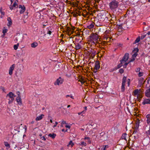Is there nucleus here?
I'll return each instance as SVG.
<instances>
[{
	"label": "nucleus",
	"instance_id": "29",
	"mask_svg": "<svg viewBox=\"0 0 150 150\" xmlns=\"http://www.w3.org/2000/svg\"><path fill=\"white\" fill-rule=\"evenodd\" d=\"M111 20L113 21L114 22L116 21V17L114 15H112L111 16Z\"/></svg>",
	"mask_w": 150,
	"mask_h": 150
},
{
	"label": "nucleus",
	"instance_id": "41",
	"mask_svg": "<svg viewBox=\"0 0 150 150\" xmlns=\"http://www.w3.org/2000/svg\"><path fill=\"white\" fill-rule=\"evenodd\" d=\"M124 72V70L122 68H121L119 70V72L121 74H122Z\"/></svg>",
	"mask_w": 150,
	"mask_h": 150
},
{
	"label": "nucleus",
	"instance_id": "8",
	"mask_svg": "<svg viewBox=\"0 0 150 150\" xmlns=\"http://www.w3.org/2000/svg\"><path fill=\"white\" fill-rule=\"evenodd\" d=\"M142 104L145 105L146 104H150V98L146 99L142 102Z\"/></svg>",
	"mask_w": 150,
	"mask_h": 150
},
{
	"label": "nucleus",
	"instance_id": "28",
	"mask_svg": "<svg viewBox=\"0 0 150 150\" xmlns=\"http://www.w3.org/2000/svg\"><path fill=\"white\" fill-rule=\"evenodd\" d=\"M127 81V77L126 76H124L122 79V83L125 84Z\"/></svg>",
	"mask_w": 150,
	"mask_h": 150
},
{
	"label": "nucleus",
	"instance_id": "37",
	"mask_svg": "<svg viewBox=\"0 0 150 150\" xmlns=\"http://www.w3.org/2000/svg\"><path fill=\"white\" fill-rule=\"evenodd\" d=\"M2 8H1L0 9V13H1L2 15L4 16L5 15V12L4 11H2Z\"/></svg>",
	"mask_w": 150,
	"mask_h": 150
},
{
	"label": "nucleus",
	"instance_id": "25",
	"mask_svg": "<svg viewBox=\"0 0 150 150\" xmlns=\"http://www.w3.org/2000/svg\"><path fill=\"white\" fill-rule=\"evenodd\" d=\"M94 26L93 23H91L90 25L87 26V28L88 29H91L93 28Z\"/></svg>",
	"mask_w": 150,
	"mask_h": 150
},
{
	"label": "nucleus",
	"instance_id": "38",
	"mask_svg": "<svg viewBox=\"0 0 150 150\" xmlns=\"http://www.w3.org/2000/svg\"><path fill=\"white\" fill-rule=\"evenodd\" d=\"M126 61L123 60V59H122L121 60H120V63L123 65V64H124Z\"/></svg>",
	"mask_w": 150,
	"mask_h": 150
},
{
	"label": "nucleus",
	"instance_id": "27",
	"mask_svg": "<svg viewBox=\"0 0 150 150\" xmlns=\"http://www.w3.org/2000/svg\"><path fill=\"white\" fill-rule=\"evenodd\" d=\"M74 145V144L73 142L71 140L69 142L68 145H67L68 146H71V147H72Z\"/></svg>",
	"mask_w": 150,
	"mask_h": 150
},
{
	"label": "nucleus",
	"instance_id": "46",
	"mask_svg": "<svg viewBox=\"0 0 150 150\" xmlns=\"http://www.w3.org/2000/svg\"><path fill=\"white\" fill-rule=\"evenodd\" d=\"M79 81L82 84H83L85 82V81L82 79L81 80H79Z\"/></svg>",
	"mask_w": 150,
	"mask_h": 150
},
{
	"label": "nucleus",
	"instance_id": "40",
	"mask_svg": "<svg viewBox=\"0 0 150 150\" xmlns=\"http://www.w3.org/2000/svg\"><path fill=\"white\" fill-rule=\"evenodd\" d=\"M139 120L137 122H136V127L137 128H138L139 126Z\"/></svg>",
	"mask_w": 150,
	"mask_h": 150
},
{
	"label": "nucleus",
	"instance_id": "44",
	"mask_svg": "<svg viewBox=\"0 0 150 150\" xmlns=\"http://www.w3.org/2000/svg\"><path fill=\"white\" fill-rule=\"evenodd\" d=\"M7 31V29H4L3 30V34L4 35H5V33Z\"/></svg>",
	"mask_w": 150,
	"mask_h": 150
},
{
	"label": "nucleus",
	"instance_id": "59",
	"mask_svg": "<svg viewBox=\"0 0 150 150\" xmlns=\"http://www.w3.org/2000/svg\"><path fill=\"white\" fill-rule=\"evenodd\" d=\"M58 124V122H55V125H54L53 126V127H56L57 125Z\"/></svg>",
	"mask_w": 150,
	"mask_h": 150
},
{
	"label": "nucleus",
	"instance_id": "16",
	"mask_svg": "<svg viewBox=\"0 0 150 150\" xmlns=\"http://www.w3.org/2000/svg\"><path fill=\"white\" fill-rule=\"evenodd\" d=\"M44 116V115L42 114L40 115L37 117L35 119L37 121L40 120H42V119Z\"/></svg>",
	"mask_w": 150,
	"mask_h": 150
},
{
	"label": "nucleus",
	"instance_id": "52",
	"mask_svg": "<svg viewBox=\"0 0 150 150\" xmlns=\"http://www.w3.org/2000/svg\"><path fill=\"white\" fill-rule=\"evenodd\" d=\"M52 31L50 30H48L47 31V34L49 35H50L51 34Z\"/></svg>",
	"mask_w": 150,
	"mask_h": 150
},
{
	"label": "nucleus",
	"instance_id": "51",
	"mask_svg": "<svg viewBox=\"0 0 150 150\" xmlns=\"http://www.w3.org/2000/svg\"><path fill=\"white\" fill-rule=\"evenodd\" d=\"M139 51V49L138 48H135L134 49V51L135 52L137 53Z\"/></svg>",
	"mask_w": 150,
	"mask_h": 150
},
{
	"label": "nucleus",
	"instance_id": "21",
	"mask_svg": "<svg viewBox=\"0 0 150 150\" xmlns=\"http://www.w3.org/2000/svg\"><path fill=\"white\" fill-rule=\"evenodd\" d=\"M4 144L5 145V146L6 147V149H9L10 147V144L8 143L7 142H4Z\"/></svg>",
	"mask_w": 150,
	"mask_h": 150
},
{
	"label": "nucleus",
	"instance_id": "47",
	"mask_svg": "<svg viewBox=\"0 0 150 150\" xmlns=\"http://www.w3.org/2000/svg\"><path fill=\"white\" fill-rule=\"evenodd\" d=\"M122 66V64H121L120 63L117 65V68L119 69Z\"/></svg>",
	"mask_w": 150,
	"mask_h": 150
},
{
	"label": "nucleus",
	"instance_id": "42",
	"mask_svg": "<svg viewBox=\"0 0 150 150\" xmlns=\"http://www.w3.org/2000/svg\"><path fill=\"white\" fill-rule=\"evenodd\" d=\"M143 73L142 72H139L138 74V75L139 77H141L143 75Z\"/></svg>",
	"mask_w": 150,
	"mask_h": 150
},
{
	"label": "nucleus",
	"instance_id": "35",
	"mask_svg": "<svg viewBox=\"0 0 150 150\" xmlns=\"http://www.w3.org/2000/svg\"><path fill=\"white\" fill-rule=\"evenodd\" d=\"M85 110H83V111H82V112H79L78 113V114L79 115H81V114H82V116H84V115H83V114L85 113Z\"/></svg>",
	"mask_w": 150,
	"mask_h": 150
},
{
	"label": "nucleus",
	"instance_id": "4",
	"mask_svg": "<svg viewBox=\"0 0 150 150\" xmlns=\"http://www.w3.org/2000/svg\"><path fill=\"white\" fill-rule=\"evenodd\" d=\"M129 135L126 133H124L121 136V139H122L125 140L126 142H127V139L129 138Z\"/></svg>",
	"mask_w": 150,
	"mask_h": 150
},
{
	"label": "nucleus",
	"instance_id": "2",
	"mask_svg": "<svg viewBox=\"0 0 150 150\" xmlns=\"http://www.w3.org/2000/svg\"><path fill=\"white\" fill-rule=\"evenodd\" d=\"M16 96L12 92H10L7 95L6 98L9 100L8 104H11L13 102V101L14 100V97Z\"/></svg>",
	"mask_w": 150,
	"mask_h": 150
},
{
	"label": "nucleus",
	"instance_id": "18",
	"mask_svg": "<svg viewBox=\"0 0 150 150\" xmlns=\"http://www.w3.org/2000/svg\"><path fill=\"white\" fill-rule=\"evenodd\" d=\"M119 6L121 10L125 9L126 8L125 5L122 3L120 4Z\"/></svg>",
	"mask_w": 150,
	"mask_h": 150
},
{
	"label": "nucleus",
	"instance_id": "39",
	"mask_svg": "<svg viewBox=\"0 0 150 150\" xmlns=\"http://www.w3.org/2000/svg\"><path fill=\"white\" fill-rule=\"evenodd\" d=\"M137 53L135 52L134 54L132 56V58H135L137 56Z\"/></svg>",
	"mask_w": 150,
	"mask_h": 150
},
{
	"label": "nucleus",
	"instance_id": "19",
	"mask_svg": "<svg viewBox=\"0 0 150 150\" xmlns=\"http://www.w3.org/2000/svg\"><path fill=\"white\" fill-rule=\"evenodd\" d=\"M139 90L138 89H135L134 91L133 95L134 96H138L139 95Z\"/></svg>",
	"mask_w": 150,
	"mask_h": 150
},
{
	"label": "nucleus",
	"instance_id": "34",
	"mask_svg": "<svg viewBox=\"0 0 150 150\" xmlns=\"http://www.w3.org/2000/svg\"><path fill=\"white\" fill-rule=\"evenodd\" d=\"M117 46L118 47H121L122 48V47L123 45L122 44L120 43H117Z\"/></svg>",
	"mask_w": 150,
	"mask_h": 150
},
{
	"label": "nucleus",
	"instance_id": "26",
	"mask_svg": "<svg viewBox=\"0 0 150 150\" xmlns=\"http://www.w3.org/2000/svg\"><path fill=\"white\" fill-rule=\"evenodd\" d=\"M125 84H122L121 91L122 92H124L125 90Z\"/></svg>",
	"mask_w": 150,
	"mask_h": 150
},
{
	"label": "nucleus",
	"instance_id": "55",
	"mask_svg": "<svg viewBox=\"0 0 150 150\" xmlns=\"http://www.w3.org/2000/svg\"><path fill=\"white\" fill-rule=\"evenodd\" d=\"M132 58V59H131V60H130L129 61V62H133V61H134L135 60V58Z\"/></svg>",
	"mask_w": 150,
	"mask_h": 150
},
{
	"label": "nucleus",
	"instance_id": "1",
	"mask_svg": "<svg viewBox=\"0 0 150 150\" xmlns=\"http://www.w3.org/2000/svg\"><path fill=\"white\" fill-rule=\"evenodd\" d=\"M119 6V2L116 0H113L109 3L110 8L112 10L117 8Z\"/></svg>",
	"mask_w": 150,
	"mask_h": 150
},
{
	"label": "nucleus",
	"instance_id": "50",
	"mask_svg": "<svg viewBox=\"0 0 150 150\" xmlns=\"http://www.w3.org/2000/svg\"><path fill=\"white\" fill-rule=\"evenodd\" d=\"M66 97L67 98L68 97H70L72 99H74V98L71 95H67L66 96Z\"/></svg>",
	"mask_w": 150,
	"mask_h": 150
},
{
	"label": "nucleus",
	"instance_id": "49",
	"mask_svg": "<svg viewBox=\"0 0 150 150\" xmlns=\"http://www.w3.org/2000/svg\"><path fill=\"white\" fill-rule=\"evenodd\" d=\"M146 35H142L141 36V38H140V39H141V40H143V39H144L145 38Z\"/></svg>",
	"mask_w": 150,
	"mask_h": 150
},
{
	"label": "nucleus",
	"instance_id": "33",
	"mask_svg": "<svg viewBox=\"0 0 150 150\" xmlns=\"http://www.w3.org/2000/svg\"><path fill=\"white\" fill-rule=\"evenodd\" d=\"M91 38L92 39H95L96 40H98V38L97 37V36L94 35L91 36Z\"/></svg>",
	"mask_w": 150,
	"mask_h": 150
},
{
	"label": "nucleus",
	"instance_id": "36",
	"mask_svg": "<svg viewBox=\"0 0 150 150\" xmlns=\"http://www.w3.org/2000/svg\"><path fill=\"white\" fill-rule=\"evenodd\" d=\"M40 136L41 139L42 140H43L44 141H45L46 140V139L45 138L44 136H42V134L40 135Z\"/></svg>",
	"mask_w": 150,
	"mask_h": 150
},
{
	"label": "nucleus",
	"instance_id": "63",
	"mask_svg": "<svg viewBox=\"0 0 150 150\" xmlns=\"http://www.w3.org/2000/svg\"><path fill=\"white\" fill-rule=\"evenodd\" d=\"M129 62H128V63H124V64L125 65V66H127V65H128V64L129 63Z\"/></svg>",
	"mask_w": 150,
	"mask_h": 150
},
{
	"label": "nucleus",
	"instance_id": "10",
	"mask_svg": "<svg viewBox=\"0 0 150 150\" xmlns=\"http://www.w3.org/2000/svg\"><path fill=\"white\" fill-rule=\"evenodd\" d=\"M145 95L147 97L150 98V88L145 91Z\"/></svg>",
	"mask_w": 150,
	"mask_h": 150
},
{
	"label": "nucleus",
	"instance_id": "30",
	"mask_svg": "<svg viewBox=\"0 0 150 150\" xmlns=\"http://www.w3.org/2000/svg\"><path fill=\"white\" fill-rule=\"evenodd\" d=\"M84 140H86V139H87L88 142L89 144L91 143V141L90 140V138L89 137H86L84 138Z\"/></svg>",
	"mask_w": 150,
	"mask_h": 150
},
{
	"label": "nucleus",
	"instance_id": "7",
	"mask_svg": "<svg viewBox=\"0 0 150 150\" xmlns=\"http://www.w3.org/2000/svg\"><path fill=\"white\" fill-rule=\"evenodd\" d=\"M16 101L18 105H22V99L21 97H17L16 98Z\"/></svg>",
	"mask_w": 150,
	"mask_h": 150
},
{
	"label": "nucleus",
	"instance_id": "43",
	"mask_svg": "<svg viewBox=\"0 0 150 150\" xmlns=\"http://www.w3.org/2000/svg\"><path fill=\"white\" fill-rule=\"evenodd\" d=\"M141 69L139 67L135 69V71L136 72H139L140 70Z\"/></svg>",
	"mask_w": 150,
	"mask_h": 150
},
{
	"label": "nucleus",
	"instance_id": "9",
	"mask_svg": "<svg viewBox=\"0 0 150 150\" xmlns=\"http://www.w3.org/2000/svg\"><path fill=\"white\" fill-rule=\"evenodd\" d=\"M78 144L79 145V146H82V147H83L84 146H86L87 145V144L86 142L81 141V142H79Z\"/></svg>",
	"mask_w": 150,
	"mask_h": 150
},
{
	"label": "nucleus",
	"instance_id": "5",
	"mask_svg": "<svg viewBox=\"0 0 150 150\" xmlns=\"http://www.w3.org/2000/svg\"><path fill=\"white\" fill-rule=\"evenodd\" d=\"M15 68V64H13L10 67L9 70V74L11 75L13 74V71Z\"/></svg>",
	"mask_w": 150,
	"mask_h": 150
},
{
	"label": "nucleus",
	"instance_id": "62",
	"mask_svg": "<svg viewBox=\"0 0 150 150\" xmlns=\"http://www.w3.org/2000/svg\"><path fill=\"white\" fill-rule=\"evenodd\" d=\"M133 136L134 137V138L135 139H136L137 138V135L136 134V136L135 135H133Z\"/></svg>",
	"mask_w": 150,
	"mask_h": 150
},
{
	"label": "nucleus",
	"instance_id": "64",
	"mask_svg": "<svg viewBox=\"0 0 150 150\" xmlns=\"http://www.w3.org/2000/svg\"><path fill=\"white\" fill-rule=\"evenodd\" d=\"M61 42H62V44H64V41L62 40H61Z\"/></svg>",
	"mask_w": 150,
	"mask_h": 150
},
{
	"label": "nucleus",
	"instance_id": "54",
	"mask_svg": "<svg viewBox=\"0 0 150 150\" xmlns=\"http://www.w3.org/2000/svg\"><path fill=\"white\" fill-rule=\"evenodd\" d=\"M130 79H127V84H128V86H129L130 85Z\"/></svg>",
	"mask_w": 150,
	"mask_h": 150
},
{
	"label": "nucleus",
	"instance_id": "3",
	"mask_svg": "<svg viewBox=\"0 0 150 150\" xmlns=\"http://www.w3.org/2000/svg\"><path fill=\"white\" fill-rule=\"evenodd\" d=\"M64 81V79L61 77L60 76L59 78L57 79L54 82V84L55 86H59L63 83Z\"/></svg>",
	"mask_w": 150,
	"mask_h": 150
},
{
	"label": "nucleus",
	"instance_id": "48",
	"mask_svg": "<svg viewBox=\"0 0 150 150\" xmlns=\"http://www.w3.org/2000/svg\"><path fill=\"white\" fill-rule=\"evenodd\" d=\"M108 145H105L103 147L102 149V150H105L106 148H108Z\"/></svg>",
	"mask_w": 150,
	"mask_h": 150
},
{
	"label": "nucleus",
	"instance_id": "20",
	"mask_svg": "<svg viewBox=\"0 0 150 150\" xmlns=\"http://www.w3.org/2000/svg\"><path fill=\"white\" fill-rule=\"evenodd\" d=\"M96 54V51L93 50L91 51L90 54H91V57L92 58H93L95 56V55Z\"/></svg>",
	"mask_w": 150,
	"mask_h": 150
},
{
	"label": "nucleus",
	"instance_id": "31",
	"mask_svg": "<svg viewBox=\"0 0 150 150\" xmlns=\"http://www.w3.org/2000/svg\"><path fill=\"white\" fill-rule=\"evenodd\" d=\"M140 39V38L139 37H138L135 40L134 42V43L135 44V43L138 42L139 41Z\"/></svg>",
	"mask_w": 150,
	"mask_h": 150
},
{
	"label": "nucleus",
	"instance_id": "14",
	"mask_svg": "<svg viewBox=\"0 0 150 150\" xmlns=\"http://www.w3.org/2000/svg\"><path fill=\"white\" fill-rule=\"evenodd\" d=\"M7 21H8L7 26H9L12 24V20L10 17H8L7 18Z\"/></svg>",
	"mask_w": 150,
	"mask_h": 150
},
{
	"label": "nucleus",
	"instance_id": "58",
	"mask_svg": "<svg viewBox=\"0 0 150 150\" xmlns=\"http://www.w3.org/2000/svg\"><path fill=\"white\" fill-rule=\"evenodd\" d=\"M137 131H134L133 133L132 134V135H135V134H137Z\"/></svg>",
	"mask_w": 150,
	"mask_h": 150
},
{
	"label": "nucleus",
	"instance_id": "24",
	"mask_svg": "<svg viewBox=\"0 0 150 150\" xmlns=\"http://www.w3.org/2000/svg\"><path fill=\"white\" fill-rule=\"evenodd\" d=\"M146 117L147 119V122L148 124L150 122V114H148L146 116Z\"/></svg>",
	"mask_w": 150,
	"mask_h": 150
},
{
	"label": "nucleus",
	"instance_id": "57",
	"mask_svg": "<svg viewBox=\"0 0 150 150\" xmlns=\"http://www.w3.org/2000/svg\"><path fill=\"white\" fill-rule=\"evenodd\" d=\"M67 124V123H66V121H63L61 123V124L62 125H63V124Z\"/></svg>",
	"mask_w": 150,
	"mask_h": 150
},
{
	"label": "nucleus",
	"instance_id": "53",
	"mask_svg": "<svg viewBox=\"0 0 150 150\" xmlns=\"http://www.w3.org/2000/svg\"><path fill=\"white\" fill-rule=\"evenodd\" d=\"M16 94L18 95L17 97H21V96L20 95V92H19V91H17L16 92Z\"/></svg>",
	"mask_w": 150,
	"mask_h": 150
},
{
	"label": "nucleus",
	"instance_id": "15",
	"mask_svg": "<svg viewBox=\"0 0 150 150\" xmlns=\"http://www.w3.org/2000/svg\"><path fill=\"white\" fill-rule=\"evenodd\" d=\"M74 44H75V48L76 50H78L81 48L82 47L81 45L79 43H77L76 44L74 43Z\"/></svg>",
	"mask_w": 150,
	"mask_h": 150
},
{
	"label": "nucleus",
	"instance_id": "13",
	"mask_svg": "<svg viewBox=\"0 0 150 150\" xmlns=\"http://www.w3.org/2000/svg\"><path fill=\"white\" fill-rule=\"evenodd\" d=\"M16 6H18L17 4L15 2H14L12 6H10V8L11 10L15 9Z\"/></svg>",
	"mask_w": 150,
	"mask_h": 150
},
{
	"label": "nucleus",
	"instance_id": "12",
	"mask_svg": "<svg viewBox=\"0 0 150 150\" xmlns=\"http://www.w3.org/2000/svg\"><path fill=\"white\" fill-rule=\"evenodd\" d=\"M129 57V54L128 53H126L125 54L124 56L123 57L122 59L126 61H127Z\"/></svg>",
	"mask_w": 150,
	"mask_h": 150
},
{
	"label": "nucleus",
	"instance_id": "17",
	"mask_svg": "<svg viewBox=\"0 0 150 150\" xmlns=\"http://www.w3.org/2000/svg\"><path fill=\"white\" fill-rule=\"evenodd\" d=\"M7 112L9 113L10 115H14V113L12 109H11L10 108H8L7 110Z\"/></svg>",
	"mask_w": 150,
	"mask_h": 150
},
{
	"label": "nucleus",
	"instance_id": "60",
	"mask_svg": "<svg viewBox=\"0 0 150 150\" xmlns=\"http://www.w3.org/2000/svg\"><path fill=\"white\" fill-rule=\"evenodd\" d=\"M65 127L66 128H69V129H70V128L71 127V126H69V125H66L65 126Z\"/></svg>",
	"mask_w": 150,
	"mask_h": 150
},
{
	"label": "nucleus",
	"instance_id": "45",
	"mask_svg": "<svg viewBox=\"0 0 150 150\" xmlns=\"http://www.w3.org/2000/svg\"><path fill=\"white\" fill-rule=\"evenodd\" d=\"M98 16H100V18H104V17L105 16L102 13L99 14Z\"/></svg>",
	"mask_w": 150,
	"mask_h": 150
},
{
	"label": "nucleus",
	"instance_id": "22",
	"mask_svg": "<svg viewBox=\"0 0 150 150\" xmlns=\"http://www.w3.org/2000/svg\"><path fill=\"white\" fill-rule=\"evenodd\" d=\"M31 47L33 48H35L38 45V43L36 42H34L31 44Z\"/></svg>",
	"mask_w": 150,
	"mask_h": 150
},
{
	"label": "nucleus",
	"instance_id": "6",
	"mask_svg": "<svg viewBox=\"0 0 150 150\" xmlns=\"http://www.w3.org/2000/svg\"><path fill=\"white\" fill-rule=\"evenodd\" d=\"M100 67V63L98 61L96 62L95 64V69L98 70Z\"/></svg>",
	"mask_w": 150,
	"mask_h": 150
},
{
	"label": "nucleus",
	"instance_id": "32",
	"mask_svg": "<svg viewBox=\"0 0 150 150\" xmlns=\"http://www.w3.org/2000/svg\"><path fill=\"white\" fill-rule=\"evenodd\" d=\"M19 43H18L17 44V45H14L13 46V48L15 50H17V49H18V46H19Z\"/></svg>",
	"mask_w": 150,
	"mask_h": 150
},
{
	"label": "nucleus",
	"instance_id": "23",
	"mask_svg": "<svg viewBox=\"0 0 150 150\" xmlns=\"http://www.w3.org/2000/svg\"><path fill=\"white\" fill-rule=\"evenodd\" d=\"M48 136L49 137L54 139L55 137L56 136V134H55L54 133H52V134L50 133L48 134Z\"/></svg>",
	"mask_w": 150,
	"mask_h": 150
},
{
	"label": "nucleus",
	"instance_id": "11",
	"mask_svg": "<svg viewBox=\"0 0 150 150\" xmlns=\"http://www.w3.org/2000/svg\"><path fill=\"white\" fill-rule=\"evenodd\" d=\"M19 8H21V10L20 11V13L21 14H22L24 12L25 10V8L24 6H23L21 5H19Z\"/></svg>",
	"mask_w": 150,
	"mask_h": 150
},
{
	"label": "nucleus",
	"instance_id": "56",
	"mask_svg": "<svg viewBox=\"0 0 150 150\" xmlns=\"http://www.w3.org/2000/svg\"><path fill=\"white\" fill-rule=\"evenodd\" d=\"M146 133L149 135H150V129H149V130H148L146 132Z\"/></svg>",
	"mask_w": 150,
	"mask_h": 150
},
{
	"label": "nucleus",
	"instance_id": "61",
	"mask_svg": "<svg viewBox=\"0 0 150 150\" xmlns=\"http://www.w3.org/2000/svg\"><path fill=\"white\" fill-rule=\"evenodd\" d=\"M128 1V0H121V1L122 2H124L126 3L127 1Z\"/></svg>",
	"mask_w": 150,
	"mask_h": 150
}]
</instances>
